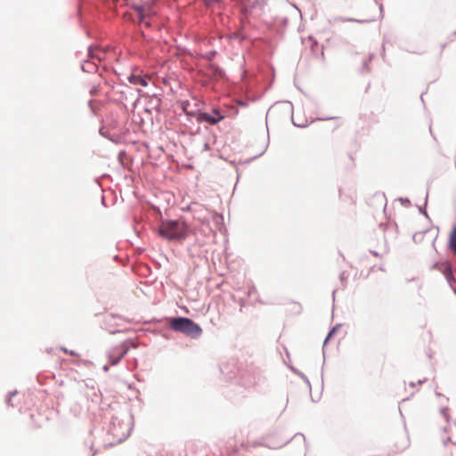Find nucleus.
I'll list each match as a JSON object with an SVG mask.
<instances>
[{"label":"nucleus","mask_w":456,"mask_h":456,"mask_svg":"<svg viewBox=\"0 0 456 456\" xmlns=\"http://www.w3.org/2000/svg\"><path fill=\"white\" fill-rule=\"evenodd\" d=\"M189 232L190 227L183 219L163 220L158 228V234L167 240L183 241Z\"/></svg>","instance_id":"1"},{"label":"nucleus","mask_w":456,"mask_h":456,"mask_svg":"<svg viewBox=\"0 0 456 456\" xmlns=\"http://www.w3.org/2000/svg\"><path fill=\"white\" fill-rule=\"evenodd\" d=\"M171 329L175 331L184 333L191 338H198L202 333V329L186 317H177L170 321Z\"/></svg>","instance_id":"2"},{"label":"nucleus","mask_w":456,"mask_h":456,"mask_svg":"<svg viewBox=\"0 0 456 456\" xmlns=\"http://www.w3.org/2000/svg\"><path fill=\"white\" fill-rule=\"evenodd\" d=\"M223 118L224 116H222L217 110L214 111V115L208 113H200L197 117V120L199 122H207L210 125H216Z\"/></svg>","instance_id":"3"},{"label":"nucleus","mask_w":456,"mask_h":456,"mask_svg":"<svg viewBox=\"0 0 456 456\" xmlns=\"http://www.w3.org/2000/svg\"><path fill=\"white\" fill-rule=\"evenodd\" d=\"M134 10L138 13L140 22H143L146 26H150L149 21H146L145 19L153 14L151 7L148 4L135 5Z\"/></svg>","instance_id":"4"},{"label":"nucleus","mask_w":456,"mask_h":456,"mask_svg":"<svg viewBox=\"0 0 456 456\" xmlns=\"http://www.w3.org/2000/svg\"><path fill=\"white\" fill-rule=\"evenodd\" d=\"M105 55H106V53L102 48H100L98 46H91L88 49V57L93 61L97 60V61H101L102 60H103L105 58Z\"/></svg>","instance_id":"5"},{"label":"nucleus","mask_w":456,"mask_h":456,"mask_svg":"<svg viewBox=\"0 0 456 456\" xmlns=\"http://www.w3.org/2000/svg\"><path fill=\"white\" fill-rule=\"evenodd\" d=\"M449 247L456 256V225L452 227L449 236Z\"/></svg>","instance_id":"6"},{"label":"nucleus","mask_w":456,"mask_h":456,"mask_svg":"<svg viewBox=\"0 0 456 456\" xmlns=\"http://www.w3.org/2000/svg\"><path fill=\"white\" fill-rule=\"evenodd\" d=\"M433 268L444 274L452 268V266L449 262L444 261L435 264Z\"/></svg>","instance_id":"7"},{"label":"nucleus","mask_w":456,"mask_h":456,"mask_svg":"<svg viewBox=\"0 0 456 456\" xmlns=\"http://www.w3.org/2000/svg\"><path fill=\"white\" fill-rule=\"evenodd\" d=\"M130 82L134 85H140L142 86H147L148 85L147 81L140 76H132L130 77Z\"/></svg>","instance_id":"8"},{"label":"nucleus","mask_w":456,"mask_h":456,"mask_svg":"<svg viewBox=\"0 0 456 456\" xmlns=\"http://www.w3.org/2000/svg\"><path fill=\"white\" fill-rule=\"evenodd\" d=\"M444 277H445L446 281H447L450 284H452V281H455V278H454V276H453V273H452V268H451V269H450L446 273H444Z\"/></svg>","instance_id":"9"},{"label":"nucleus","mask_w":456,"mask_h":456,"mask_svg":"<svg viewBox=\"0 0 456 456\" xmlns=\"http://www.w3.org/2000/svg\"><path fill=\"white\" fill-rule=\"evenodd\" d=\"M124 354H125V352H122L121 354H119L115 358H112V356H110V361H111V364L112 365L117 364L120 361V359L123 357Z\"/></svg>","instance_id":"10"},{"label":"nucleus","mask_w":456,"mask_h":456,"mask_svg":"<svg viewBox=\"0 0 456 456\" xmlns=\"http://www.w3.org/2000/svg\"><path fill=\"white\" fill-rule=\"evenodd\" d=\"M62 350H63V351H64V353H66V354H69L70 355H75V353H74V352H72V351H68V349H66V348H63Z\"/></svg>","instance_id":"11"}]
</instances>
